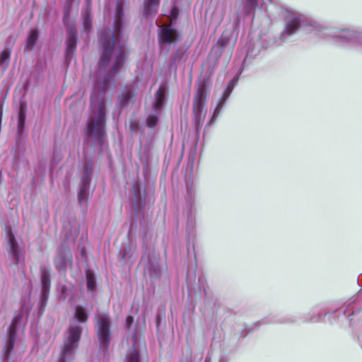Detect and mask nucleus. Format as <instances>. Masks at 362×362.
I'll use <instances>...</instances> for the list:
<instances>
[{
	"label": "nucleus",
	"instance_id": "obj_1",
	"mask_svg": "<svg viewBox=\"0 0 362 362\" xmlns=\"http://www.w3.org/2000/svg\"><path fill=\"white\" fill-rule=\"evenodd\" d=\"M121 8L117 6L112 30L100 34L102 54L95 75L94 91L91 95V114L87 123L86 134L89 138L100 139L105 127V104L99 94L103 93L107 84L117 73L124 60L126 38L122 33Z\"/></svg>",
	"mask_w": 362,
	"mask_h": 362
},
{
	"label": "nucleus",
	"instance_id": "obj_2",
	"mask_svg": "<svg viewBox=\"0 0 362 362\" xmlns=\"http://www.w3.org/2000/svg\"><path fill=\"white\" fill-rule=\"evenodd\" d=\"M81 329L75 322L70 325L64 341V345L58 362H71L78 347Z\"/></svg>",
	"mask_w": 362,
	"mask_h": 362
},
{
	"label": "nucleus",
	"instance_id": "obj_3",
	"mask_svg": "<svg viewBox=\"0 0 362 362\" xmlns=\"http://www.w3.org/2000/svg\"><path fill=\"white\" fill-rule=\"evenodd\" d=\"M330 35L338 40L339 45L353 48H362V33L350 30H331Z\"/></svg>",
	"mask_w": 362,
	"mask_h": 362
},
{
	"label": "nucleus",
	"instance_id": "obj_4",
	"mask_svg": "<svg viewBox=\"0 0 362 362\" xmlns=\"http://www.w3.org/2000/svg\"><path fill=\"white\" fill-rule=\"evenodd\" d=\"M110 320L105 314H100L97 317L98 336L100 348L105 351L109 346L110 341Z\"/></svg>",
	"mask_w": 362,
	"mask_h": 362
},
{
	"label": "nucleus",
	"instance_id": "obj_5",
	"mask_svg": "<svg viewBox=\"0 0 362 362\" xmlns=\"http://www.w3.org/2000/svg\"><path fill=\"white\" fill-rule=\"evenodd\" d=\"M206 95V88L202 85L198 88L194 100L193 112L195 122L198 125L203 124L206 117V110H204V105Z\"/></svg>",
	"mask_w": 362,
	"mask_h": 362
},
{
	"label": "nucleus",
	"instance_id": "obj_6",
	"mask_svg": "<svg viewBox=\"0 0 362 362\" xmlns=\"http://www.w3.org/2000/svg\"><path fill=\"white\" fill-rule=\"evenodd\" d=\"M286 26L284 32L281 35L283 39L286 35L295 33L301 25L302 16L293 11H287L285 16Z\"/></svg>",
	"mask_w": 362,
	"mask_h": 362
},
{
	"label": "nucleus",
	"instance_id": "obj_7",
	"mask_svg": "<svg viewBox=\"0 0 362 362\" xmlns=\"http://www.w3.org/2000/svg\"><path fill=\"white\" fill-rule=\"evenodd\" d=\"M166 91V87L165 86H161L156 93L155 102L153 103V110L156 113L148 116L146 122L148 127H154L157 124L158 112L161 109L163 105Z\"/></svg>",
	"mask_w": 362,
	"mask_h": 362
},
{
	"label": "nucleus",
	"instance_id": "obj_8",
	"mask_svg": "<svg viewBox=\"0 0 362 362\" xmlns=\"http://www.w3.org/2000/svg\"><path fill=\"white\" fill-rule=\"evenodd\" d=\"M159 38L160 46L163 48L166 45L177 42L179 39V35L171 25H165L160 28Z\"/></svg>",
	"mask_w": 362,
	"mask_h": 362
},
{
	"label": "nucleus",
	"instance_id": "obj_9",
	"mask_svg": "<svg viewBox=\"0 0 362 362\" xmlns=\"http://www.w3.org/2000/svg\"><path fill=\"white\" fill-rule=\"evenodd\" d=\"M16 320H13L11 325L8 329V339L7 340L6 344L4 349V354L6 356L9 355L11 351H12L14 345V342L16 339Z\"/></svg>",
	"mask_w": 362,
	"mask_h": 362
},
{
	"label": "nucleus",
	"instance_id": "obj_10",
	"mask_svg": "<svg viewBox=\"0 0 362 362\" xmlns=\"http://www.w3.org/2000/svg\"><path fill=\"white\" fill-rule=\"evenodd\" d=\"M90 181V179L88 175L82 179V185L78 193V200L81 203L85 202L87 199V192L89 188Z\"/></svg>",
	"mask_w": 362,
	"mask_h": 362
},
{
	"label": "nucleus",
	"instance_id": "obj_11",
	"mask_svg": "<svg viewBox=\"0 0 362 362\" xmlns=\"http://www.w3.org/2000/svg\"><path fill=\"white\" fill-rule=\"evenodd\" d=\"M37 40H38V31L35 29L31 30L29 32L28 37H27L25 49L26 50L32 49L35 47Z\"/></svg>",
	"mask_w": 362,
	"mask_h": 362
},
{
	"label": "nucleus",
	"instance_id": "obj_12",
	"mask_svg": "<svg viewBox=\"0 0 362 362\" xmlns=\"http://www.w3.org/2000/svg\"><path fill=\"white\" fill-rule=\"evenodd\" d=\"M50 286L49 274L47 272L42 274V297L47 298Z\"/></svg>",
	"mask_w": 362,
	"mask_h": 362
},
{
	"label": "nucleus",
	"instance_id": "obj_13",
	"mask_svg": "<svg viewBox=\"0 0 362 362\" xmlns=\"http://www.w3.org/2000/svg\"><path fill=\"white\" fill-rule=\"evenodd\" d=\"M77 32L74 28H71L68 32L67 49L69 52L74 50L76 45Z\"/></svg>",
	"mask_w": 362,
	"mask_h": 362
},
{
	"label": "nucleus",
	"instance_id": "obj_14",
	"mask_svg": "<svg viewBox=\"0 0 362 362\" xmlns=\"http://www.w3.org/2000/svg\"><path fill=\"white\" fill-rule=\"evenodd\" d=\"M159 0H145L144 1V12L146 16L151 15L158 7Z\"/></svg>",
	"mask_w": 362,
	"mask_h": 362
},
{
	"label": "nucleus",
	"instance_id": "obj_15",
	"mask_svg": "<svg viewBox=\"0 0 362 362\" xmlns=\"http://www.w3.org/2000/svg\"><path fill=\"white\" fill-rule=\"evenodd\" d=\"M9 252L16 259H18V247L15 238L13 235L9 237L8 240Z\"/></svg>",
	"mask_w": 362,
	"mask_h": 362
},
{
	"label": "nucleus",
	"instance_id": "obj_16",
	"mask_svg": "<svg viewBox=\"0 0 362 362\" xmlns=\"http://www.w3.org/2000/svg\"><path fill=\"white\" fill-rule=\"evenodd\" d=\"M74 316L75 318L80 322H86L88 318V314L86 310L80 305L76 307Z\"/></svg>",
	"mask_w": 362,
	"mask_h": 362
},
{
	"label": "nucleus",
	"instance_id": "obj_17",
	"mask_svg": "<svg viewBox=\"0 0 362 362\" xmlns=\"http://www.w3.org/2000/svg\"><path fill=\"white\" fill-rule=\"evenodd\" d=\"M10 56V49L8 48H4L0 54V65L3 66H7L8 64Z\"/></svg>",
	"mask_w": 362,
	"mask_h": 362
},
{
	"label": "nucleus",
	"instance_id": "obj_18",
	"mask_svg": "<svg viewBox=\"0 0 362 362\" xmlns=\"http://www.w3.org/2000/svg\"><path fill=\"white\" fill-rule=\"evenodd\" d=\"M126 362H139V354L134 347L128 351Z\"/></svg>",
	"mask_w": 362,
	"mask_h": 362
},
{
	"label": "nucleus",
	"instance_id": "obj_19",
	"mask_svg": "<svg viewBox=\"0 0 362 362\" xmlns=\"http://www.w3.org/2000/svg\"><path fill=\"white\" fill-rule=\"evenodd\" d=\"M86 279L88 290L90 291H93L95 288V279L93 274L89 271L86 272Z\"/></svg>",
	"mask_w": 362,
	"mask_h": 362
},
{
	"label": "nucleus",
	"instance_id": "obj_20",
	"mask_svg": "<svg viewBox=\"0 0 362 362\" xmlns=\"http://www.w3.org/2000/svg\"><path fill=\"white\" fill-rule=\"evenodd\" d=\"M83 26L85 30H88L90 28L91 19L90 18L89 10L87 8L86 11H83Z\"/></svg>",
	"mask_w": 362,
	"mask_h": 362
},
{
	"label": "nucleus",
	"instance_id": "obj_21",
	"mask_svg": "<svg viewBox=\"0 0 362 362\" xmlns=\"http://www.w3.org/2000/svg\"><path fill=\"white\" fill-rule=\"evenodd\" d=\"M234 86H235V82H233V81H230L228 83L227 88L225 90V91L223 93V100H226L229 96V95L232 92V90H233Z\"/></svg>",
	"mask_w": 362,
	"mask_h": 362
},
{
	"label": "nucleus",
	"instance_id": "obj_22",
	"mask_svg": "<svg viewBox=\"0 0 362 362\" xmlns=\"http://www.w3.org/2000/svg\"><path fill=\"white\" fill-rule=\"evenodd\" d=\"M129 100V95L128 93L122 94L119 97L118 103L119 105L124 106Z\"/></svg>",
	"mask_w": 362,
	"mask_h": 362
},
{
	"label": "nucleus",
	"instance_id": "obj_23",
	"mask_svg": "<svg viewBox=\"0 0 362 362\" xmlns=\"http://www.w3.org/2000/svg\"><path fill=\"white\" fill-rule=\"evenodd\" d=\"M219 106H221V101L219 102L218 106L216 107V109L214 110V112L211 119L210 123H213L214 122V120L216 119V117L218 116L219 111H220V108H221V107H219Z\"/></svg>",
	"mask_w": 362,
	"mask_h": 362
},
{
	"label": "nucleus",
	"instance_id": "obj_24",
	"mask_svg": "<svg viewBox=\"0 0 362 362\" xmlns=\"http://www.w3.org/2000/svg\"><path fill=\"white\" fill-rule=\"evenodd\" d=\"M134 319L132 316H128L126 319V324L127 327H129L133 323Z\"/></svg>",
	"mask_w": 362,
	"mask_h": 362
},
{
	"label": "nucleus",
	"instance_id": "obj_25",
	"mask_svg": "<svg viewBox=\"0 0 362 362\" xmlns=\"http://www.w3.org/2000/svg\"><path fill=\"white\" fill-rule=\"evenodd\" d=\"M24 120V115L22 112H20L19 117H18V124L19 126L23 124Z\"/></svg>",
	"mask_w": 362,
	"mask_h": 362
},
{
	"label": "nucleus",
	"instance_id": "obj_26",
	"mask_svg": "<svg viewBox=\"0 0 362 362\" xmlns=\"http://www.w3.org/2000/svg\"><path fill=\"white\" fill-rule=\"evenodd\" d=\"M250 4L253 6L256 4V0H247Z\"/></svg>",
	"mask_w": 362,
	"mask_h": 362
},
{
	"label": "nucleus",
	"instance_id": "obj_27",
	"mask_svg": "<svg viewBox=\"0 0 362 362\" xmlns=\"http://www.w3.org/2000/svg\"><path fill=\"white\" fill-rule=\"evenodd\" d=\"M57 267H58L59 269H62L64 267V264H62L61 266L58 265V264L56 262Z\"/></svg>",
	"mask_w": 362,
	"mask_h": 362
},
{
	"label": "nucleus",
	"instance_id": "obj_28",
	"mask_svg": "<svg viewBox=\"0 0 362 362\" xmlns=\"http://www.w3.org/2000/svg\"><path fill=\"white\" fill-rule=\"evenodd\" d=\"M75 0H67V2L69 4H71V2L74 1Z\"/></svg>",
	"mask_w": 362,
	"mask_h": 362
}]
</instances>
